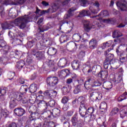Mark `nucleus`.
<instances>
[{
  "mask_svg": "<svg viewBox=\"0 0 127 127\" xmlns=\"http://www.w3.org/2000/svg\"><path fill=\"white\" fill-rule=\"evenodd\" d=\"M92 117V115H89L87 116H85L84 120L79 119L78 118V114L75 113L71 118V123L73 127H82L84 125V122H90V119Z\"/></svg>",
  "mask_w": 127,
  "mask_h": 127,
  "instance_id": "f257e3e1",
  "label": "nucleus"
},
{
  "mask_svg": "<svg viewBox=\"0 0 127 127\" xmlns=\"http://www.w3.org/2000/svg\"><path fill=\"white\" fill-rule=\"evenodd\" d=\"M33 19L32 16L25 15L15 19L14 23L17 24L21 29H22L26 26V23L32 21Z\"/></svg>",
  "mask_w": 127,
  "mask_h": 127,
  "instance_id": "f03ea898",
  "label": "nucleus"
},
{
  "mask_svg": "<svg viewBox=\"0 0 127 127\" xmlns=\"http://www.w3.org/2000/svg\"><path fill=\"white\" fill-rule=\"evenodd\" d=\"M78 103H80V106L79 108V113L82 118H85L89 113H87V100L83 96L79 97L77 100Z\"/></svg>",
  "mask_w": 127,
  "mask_h": 127,
  "instance_id": "7ed1b4c3",
  "label": "nucleus"
},
{
  "mask_svg": "<svg viewBox=\"0 0 127 127\" xmlns=\"http://www.w3.org/2000/svg\"><path fill=\"white\" fill-rule=\"evenodd\" d=\"M104 55H106L105 60L103 63L104 68L105 69H108L109 66L111 64L112 61L114 60V55L111 54H107V52H105Z\"/></svg>",
  "mask_w": 127,
  "mask_h": 127,
  "instance_id": "20e7f679",
  "label": "nucleus"
},
{
  "mask_svg": "<svg viewBox=\"0 0 127 127\" xmlns=\"http://www.w3.org/2000/svg\"><path fill=\"white\" fill-rule=\"evenodd\" d=\"M32 55L35 56L37 60H42L45 59V53L43 51L36 52L35 50H32L31 52Z\"/></svg>",
  "mask_w": 127,
  "mask_h": 127,
  "instance_id": "39448f33",
  "label": "nucleus"
},
{
  "mask_svg": "<svg viewBox=\"0 0 127 127\" xmlns=\"http://www.w3.org/2000/svg\"><path fill=\"white\" fill-rule=\"evenodd\" d=\"M47 83L52 86V87H54L56 86L58 83V78L56 76H49L47 78Z\"/></svg>",
  "mask_w": 127,
  "mask_h": 127,
  "instance_id": "423d86ee",
  "label": "nucleus"
},
{
  "mask_svg": "<svg viewBox=\"0 0 127 127\" xmlns=\"http://www.w3.org/2000/svg\"><path fill=\"white\" fill-rule=\"evenodd\" d=\"M44 96L54 99L57 95V91L53 90H47L44 92Z\"/></svg>",
  "mask_w": 127,
  "mask_h": 127,
  "instance_id": "0eeeda50",
  "label": "nucleus"
},
{
  "mask_svg": "<svg viewBox=\"0 0 127 127\" xmlns=\"http://www.w3.org/2000/svg\"><path fill=\"white\" fill-rule=\"evenodd\" d=\"M102 93L101 92H93L90 94V99L93 102L97 100H101L102 99Z\"/></svg>",
  "mask_w": 127,
  "mask_h": 127,
  "instance_id": "6e6552de",
  "label": "nucleus"
},
{
  "mask_svg": "<svg viewBox=\"0 0 127 127\" xmlns=\"http://www.w3.org/2000/svg\"><path fill=\"white\" fill-rule=\"evenodd\" d=\"M77 10V8L75 7H73L69 9L67 12L68 14H65L64 16V19H68L71 17V16H73L74 15V11Z\"/></svg>",
  "mask_w": 127,
  "mask_h": 127,
  "instance_id": "1a4fd4ad",
  "label": "nucleus"
},
{
  "mask_svg": "<svg viewBox=\"0 0 127 127\" xmlns=\"http://www.w3.org/2000/svg\"><path fill=\"white\" fill-rule=\"evenodd\" d=\"M84 86L86 90H90L93 87V78H89L84 83Z\"/></svg>",
  "mask_w": 127,
  "mask_h": 127,
  "instance_id": "9d476101",
  "label": "nucleus"
},
{
  "mask_svg": "<svg viewBox=\"0 0 127 127\" xmlns=\"http://www.w3.org/2000/svg\"><path fill=\"white\" fill-rule=\"evenodd\" d=\"M116 5L119 9L122 11H127V3L126 2L123 3L120 2H117Z\"/></svg>",
  "mask_w": 127,
  "mask_h": 127,
  "instance_id": "9b49d317",
  "label": "nucleus"
},
{
  "mask_svg": "<svg viewBox=\"0 0 127 127\" xmlns=\"http://www.w3.org/2000/svg\"><path fill=\"white\" fill-rule=\"evenodd\" d=\"M14 113L18 117H21L25 114V110L22 108H17L14 110Z\"/></svg>",
  "mask_w": 127,
  "mask_h": 127,
  "instance_id": "f8f14e48",
  "label": "nucleus"
},
{
  "mask_svg": "<svg viewBox=\"0 0 127 127\" xmlns=\"http://www.w3.org/2000/svg\"><path fill=\"white\" fill-rule=\"evenodd\" d=\"M30 115L29 116V120L30 122H35L36 120H37V116H38V113L37 112H33L32 111H29Z\"/></svg>",
  "mask_w": 127,
  "mask_h": 127,
  "instance_id": "ddd939ff",
  "label": "nucleus"
},
{
  "mask_svg": "<svg viewBox=\"0 0 127 127\" xmlns=\"http://www.w3.org/2000/svg\"><path fill=\"white\" fill-rule=\"evenodd\" d=\"M67 62L68 61H67V59L65 58H62L59 60L58 63V66L61 68H64L66 67Z\"/></svg>",
  "mask_w": 127,
  "mask_h": 127,
  "instance_id": "4468645a",
  "label": "nucleus"
},
{
  "mask_svg": "<svg viewBox=\"0 0 127 127\" xmlns=\"http://www.w3.org/2000/svg\"><path fill=\"white\" fill-rule=\"evenodd\" d=\"M83 25L84 29L86 32H89L92 29V24H91V22L89 21H85Z\"/></svg>",
  "mask_w": 127,
  "mask_h": 127,
  "instance_id": "2eb2a0df",
  "label": "nucleus"
},
{
  "mask_svg": "<svg viewBox=\"0 0 127 127\" xmlns=\"http://www.w3.org/2000/svg\"><path fill=\"white\" fill-rule=\"evenodd\" d=\"M71 66L73 70L80 69V62L75 60L71 62Z\"/></svg>",
  "mask_w": 127,
  "mask_h": 127,
  "instance_id": "dca6fc26",
  "label": "nucleus"
},
{
  "mask_svg": "<svg viewBox=\"0 0 127 127\" xmlns=\"http://www.w3.org/2000/svg\"><path fill=\"white\" fill-rule=\"evenodd\" d=\"M99 75H100L102 81H105L108 79L109 73L107 70H101L99 72Z\"/></svg>",
  "mask_w": 127,
  "mask_h": 127,
  "instance_id": "f3484780",
  "label": "nucleus"
},
{
  "mask_svg": "<svg viewBox=\"0 0 127 127\" xmlns=\"http://www.w3.org/2000/svg\"><path fill=\"white\" fill-rule=\"evenodd\" d=\"M50 112V114L53 116V117H55L56 118V117H59L60 116L61 111L58 108H55L52 110V112L49 111Z\"/></svg>",
  "mask_w": 127,
  "mask_h": 127,
  "instance_id": "a211bd4d",
  "label": "nucleus"
},
{
  "mask_svg": "<svg viewBox=\"0 0 127 127\" xmlns=\"http://www.w3.org/2000/svg\"><path fill=\"white\" fill-rule=\"evenodd\" d=\"M103 87L106 90H111L113 88V84L111 81H104L103 82Z\"/></svg>",
  "mask_w": 127,
  "mask_h": 127,
  "instance_id": "6ab92c4d",
  "label": "nucleus"
},
{
  "mask_svg": "<svg viewBox=\"0 0 127 127\" xmlns=\"http://www.w3.org/2000/svg\"><path fill=\"white\" fill-rule=\"evenodd\" d=\"M66 48L68 49H72L73 51H75L77 49V44L74 42H70L67 44Z\"/></svg>",
  "mask_w": 127,
  "mask_h": 127,
  "instance_id": "aec40b11",
  "label": "nucleus"
},
{
  "mask_svg": "<svg viewBox=\"0 0 127 127\" xmlns=\"http://www.w3.org/2000/svg\"><path fill=\"white\" fill-rule=\"evenodd\" d=\"M98 46V42L96 39H92L89 42V48L90 49H95Z\"/></svg>",
  "mask_w": 127,
  "mask_h": 127,
  "instance_id": "412c9836",
  "label": "nucleus"
},
{
  "mask_svg": "<svg viewBox=\"0 0 127 127\" xmlns=\"http://www.w3.org/2000/svg\"><path fill=\"white\" fill-rule=\"evenodd\" d=\"M5 94H6V88L5 87H1L0 89V97L2 101L5 100Z\"/></svg>",
  "mask_w": 127,
  "mask_h": 127,
  "instance_id": "4be33fe9",
  "label": "nucleus"
},
{
  "mask_svg": "<svg viewBox=\"0 0 127 127\" xmlns=\"http://www.w3.org/2000/svg\"><path fill=\"white\" fill-rule=\"evenodd\" d=\"M100 109L102 113H106L108 109V105L106 102H103L100 104Z\"/></svg>",
  "mask_w": 127,
  "mask_h": 127,
  "instance_id": "5701e85b",
  "label": "nucleus"
},
{
  "mask_svg": "<svg viewBox=\"0 0 127 127\" xmlns=\"http://www.w3.org/2000/svg\"><path fill=\"white\" fill-rule=\"evenodd\" d=\"M11 26H13V25L10 22H5L1 24L2 29H10Z\"/></svg>",
  "mask_w": 127,
  "mask_h": 127,
  "instance_id": "b1692460",
  "label": "nucleus"
},
{
  "mask_svg": "<svg viewBox=\"0 0 127 127\" xmlns=\"http://www.w3.org/2000/svg\"><path fill=\"white\" fill-rule=\"evenodd\" d=\"M0 114H1V116H3L4 118H7V117H8V111H7V110H3L1 104H0Z\"/></svg>",
  "mask_w": 127,
  "mask_h": 127,
  "instance_id": "393cba45",
  "label": "nucleus"
},
{
  "mask_svg": "<svg viewBox=\"0 0 127 127\" xmlns=\"http://www.w3.org/2000/svg\"><path fill=\"white\" fill-rule=\"evenodd\" d=\"M29 90L30 91V93L33 94V93H35L37 90V84H32L30 86L29 88Z\"/></svg>",
  "mask_w": 127,
  "mask_h": 127,
  "instance_id": "a878e982",
  "label": "nucleus"
},
{
  "mask_svg": "<svg viewBox=\"0 0 127 127\" xmlns=\"http://www.w3.org/2000/svg\"><path fill=\"white\" fill-rule=\"evenodd\" d=\"M57 52V50L55 48H49L47 53L49 55L53 56L55 55Z\"/></svg>",
  "mask_w": 127,
  "mask_h": 127,
  "instance_id": "bb28decb",
  "label": "nucleus"
},
{
  "mask_svg": "<svg viewBox=\"0 0 127 127\" xmlns=\"http://www.w3.org/2000/svg\"><path fill=\"white\" fill-rule=\"evenodd\" d=\"M109 15V12L107 10H104L100 12L98 15L93 16L91 17V18H94V17H97V16H101V17H104V16H108Z\"/></svg>",
  "mask_w": 127,
  "mask_h": 127,
  "instance_id": "cd10ccee",
  "label": "nucleus"
},
{
  "mask_svg": "<svg viewBox=\"0 0 127 127\" xmlns=\"http://www.w3.org/2000/svg\"><path fill=\"white\" fill-rule=\"evenodd\" d=\"M0 62L3 66H5V65L8 64V59L7 57H2L0 59Z\"/></svg>",
  "mask_w": 127,
  "mask_h": 127,
  "instance_id": "c85d7f7f",
  "label": "nucleus"
},
{
  "mask_svg": "<svg viewBox=\"0 0 127 127\" xmlns=\"http://www.w3.org/2000/svg\"><path fill=\"white\" fill-rule=\"evenodd\" d=\"M102 84L103 82H101L100 79L94 81V79H93L92 87H100V86H102Z\"/></svg>",
  "mask_w": 127,
  "mask_h": 127,
  "instance_id": "c756f323",
  "label": "nucleus"
},
{
  "mask_svg": "<svg viewBox=\"0 0 127 127\" xmlns=\"http://www.w3.org/2000/svg\"><path fill=\"white\" fill-rule=\"evenodd\" d=\"M15 11H16V10L15 9H10L8 12L9 16H10V17H11L12 18H14L16 17Z\"/></svg>",
  "mask_w": 127,
  "mask_h": 127,
  "instance_id": "7c9ffc66",
  "label": "nucleus"
},
{
  "mask_svg": "<svg viewBox=\"0 0 127 127\" xmlns=\"http://www.w3.org/2000/svg\"><path fill=\"white\" fill-rule=\"evenodd\" d=\"M127 115V106H125V109H123L120 112L121 118L124 119Z\"/></svg>",
  "mask_w": 127,
  "mask_h": 127,
  "instance_id": "2f4dec72",
  "label": "nucleus"
},
{
  "mask_svg": "<svg viewBox=\"0 0 127 127\" xmlns=\"http://www.w3.org/2000/svg\"><path fill=\"white\" fill-rule=\"evenodd\" d=\"M127 99V92H125L124 93L122 94L118 99V102H123L124 100Z\"/></svg>",
  "mask_w": 127,
  "mask_h": 127,
  "instance_id": "473e14b6",
  "label": "nucleus"
},
{
  "mask_svg": "<svg viewBox=\"0 0 127 127\" xmlns=\"http://www.w3.org/2000/svg\"><path fill=\"white\" fill-rule=\"evenodd\" d=\"M72 38L74 41L76 42H79L80 40H81V38H82V36L80 34H75L73 35Z\"/></svg>",
  "mask_w": 127,
  "mask_h": 127,
  "instance_id": "72a5a7b5",
  "label": "nucleus"
},
{
  "mask_svg": "<svg viewBox=\"0 0 127 127\" xmlns=\"http://www.w3.org/2000/svg\"><path fill=\"white\" fill-rule=\"evenodd\" d=\"M26 0H16L14 2H12L13 5H19V4H23Z\"/></svg>",
  "mask_w": 127,
  "mask_h": 127,
  "instance_id": "f704fd0d",
  "label": "nucleus"
},
{
  "mask_svg": "<svg viewBox=\"0 0 127 127\" xmlns=\"http://www.w3.org/2000/svg\"><path fill=\"white\" fill-rule=\"evenodd\" d=\"M116 21V20L115 18L105 19L103 20V22H105V23H111V24H114V23H115Z\"/></svg>",
  "mask_w": 127,
  "mask_h": 127,
  "instance_id": "c9c22d12",
  "label": "nucleus"
},
{
  "mask_svg": "<svg viewBox=\"0 0 127 127\" xmlns=\"http://www.w3.org/2000/svg\"><path fill=\"white\" fill-rule=\"evenodd\" d=\"M121 36H123V34L118 30H115L113 33V38H119V37H121Z\"/></svg>",
  "mask_w": 127,
  "mask_h": 127,
  "instance_id": "e433bc0d",
  "label": "nucleus"
},
{
  "mask_svg": "<svg viewBox=\"0 0 127 127\" xmlns=\"http://www.w3.org/2000/svg\"><path fill=\"white\" fill-rule=\"evenodd\" d=\"M13 42H12V44L14 45L15 46L16 45H19L20 44H21V43L22 42V41L20 40L19 39H17L16 38H15L13 39Z\"/></svg>",
  "mask_w": 127,
  "mask_h": 127,
  "instance_id": "4c0bfd02",
  "label": "nucleus"
},
{
  "mask_svg": "<svg viewBox=\"0 0 127 127\" xmlns=\"http://www.w3.org/2000/svg\"><path fill=\"white\" fill-rule=\"evenodd\" d=\"M127 55H126V56H125L124 54L122 53L120 55V61L121 62V63H125V62H127Z\"/></svg>",
  "mask_w": 127,
  "mask_h": 127,
  "instance_id": "58836bf2",
  "label": "nucleus"
},
{
  "mask_svg": "<svg viewBox=\"0 0 127 127\" xmlns=\"http://www.w3.org/2000/svg\"><path fill=\"white\" fill-rule=\"evenodd\" d=\"M25 63L23 61H20L17 62L16 67L18 69H21L24 66Z\"/></svg>",
  "mask_w": 127,
  "mask_h": 127,
  "instance_id": "ea45409f",
  "label": "nucleus"
},
{
  "mask_svg": "<svg viewBox=\"0 0 127 127\" xmlns=\"http://www.w3.org/2000/svg\"><path fill=\"white\" fill-rule=\"evenodd\" d=\"M9 104H10L9 107L11 109H13V108H15L17 105L16 102L15 101V99H14V98L11 99Z\"/></svg>",
  "mask_w": 127,
  "mask_h": 127,
  "instance_id": "a19ab883",
  "label": "nucleus"
},
{
  "mask_svg": "<svg viewBox=\"0 0 127 127\" xmlns=\"http://www.w3.org/2000/svg\"><path fill=\"white\" fill-rule=\"evenodd\" d=\"M81 88H82L81 85H77L76 87L75 88V89L73 91V93L74 94H78L80 93L81 90Z\"/></svg>",
  "mask_w": 127,
  "mask_h": 127,
  "instance_id": "79ce46f5",
  "label": "nucleus"
},
{
  "mask_svg": "<svg viewBox=\"0 0 127 127\" xmlns=\"http://www.w3.org/2000/svg\"><path fill=\"white\" fill-rule=\"evenodd\" d=\"M52 125H54V124L51 122H46L43 124L42 126H41V127H54V126H51Z\"/></svg>",
  "mask_w": 127,
  "mask_h": 127,
  "instance_id": "37998d69",
  "label": "nucleus"
},
{
  "mask_svg": "<svg viewBox=\"0 0 127 127\" xmlns=\"http://www.w3.org/2000/svg\"><path fill=\"white\" fill-rule=\"evenodd\" d=\"M14 98L15 99V100L17 101H20L22 99V96H21V94L19 93H17L14 95Z\"/></svg>",
  "mask_w": 127,
  "mask_h": 127,
  "instance_id": "c03bdc74",
  "label": "nucleus"
},
{
  "mask_svg": "<svg viewBox=\"0 0 127 127\" xmlns=\"http://www.w3.org/2000/svg\"><path fill=\"white\" fill-rule=\"evenodd\" d=\"M90 14H91V13L89 10L86 11L85 10H83L80 12V15L81 16H86V15H90Z\"/></svg>",
  "mask_w": 127,
  "mask_h": 127,
  "instance_id": "a18cd8bd",
  "label": "nucleus"
},
{
  "mask_svg": "<svg viewBox=\"0 0 127 127\" xmlns=\"http://www.w3.org/2000/svg\"><path fill=\"white\" fill-rule=\"evenodd\" d=\"M119 113V108L118 107H115L111 112L110 115L111 116H115L118 114Z\"/></svg>",
  "mask_w": 127,
  "mask_h": 127,
  "instance_id": "49530a36",
  "label": "nucleus"
},
{
  "mask_svg": "<svg viewBox=\"0 0 127 127\" xmlns=\"http://www.w3.org/2000/svg\"><path fill=\"white\" fill-rule=\"evenodd\" d=\"M67 40H68V38H67V36L66 35H62L60 38L61 43H64V42L67 41Z\"/></svg>",
  "mask_w": 127,
  "mask_h": 127,
  "instance_id": "de8ad7c7",
  "label": "nucleus"
},
{
  "mask_svg": "<svg viewBox=\"0 0 127 127\" xmlns=\"http://www.w3.org/2000/svg\"><path fill=\"white\" fill-rule=\"evenodd\" d=\"M62 93L64 95H66V94L70 92V89L67 88L66 87L64 86L62 89Z\"/></svg>",
  "mask_w": 127,
  "mask_h": 127,
  "instance_id": "09e8293b",
  "label": "nucleus"
},
{
  "mask_svg": "<svg viewBox=\"0 0 127 127\" xmlns=\"http://www.w3.org/2000/svg\"><path fill=\"white\" fill-rule=\"evenodd\" d=\"M59 8V6L57 5L56 4H54L52 6V9H50L51 11V12H55L56 10L58 9Z\"/></svg>",
  "mask_w": 127,
  "mask_h": 127,
  "instance_id": "8fccbe9b",
  "label": "nucleus"
},
{
  "mask_svg": "<svg viewBox=\"0 0 127 127\" xmlns=\"http://www.w3.org/2000/svg\"><path fill=\"white\" fill-rule=\"evenodd\" d=\"M39 29L40 30V32H44V31L49 29V27L47 26H44L42 28L39 27Z\"/></svg>",
  "mask_w": 127,
  "mask_h": 127,
  "instance_id": "3c124183",
  "label": "nucleus"
},
{
  "mask_svg": "<svg viewBox=\"0 0 127 127\" xmlns=\"http://www.w3.org/2000/svg\"><path fill=\"white\" fill-rule=\"evenodd\" d=\"M36 42V39L32 40L31 41H29L27 43L28 47L31 48L33 46V44Z\"/></svg>",
  "mask_w": 127,
  "mask_h": 127,
  "instance_id": "603ef678",
  "label": "nucleus"
},
{
  "mask_svg": "<svg viewBox=\"0 0 127 127\" xmlns=\"http://www.w3.org/2000/svg\"><path fill=\"white\" fill-rule=\"evenodd\" d=\"M38 105L41 106V105H44L45 107H46L45 109L47 110V107H48V104H47V103L46 102L44 101V100H40L39 102L38 103Z\"/></svg>",
  "mask_w": 127,
  "mask_h": 127,
  "instance_id": "864d4df0",
  "label": "nucleus"
},
{
  "mask_svg": "<svg viewBox=\"0 0 127 127\" xmlns=\"http://www.w3.org/2000/svg\"><path fill=\"white\" fill-rule=\"evenodd\" d=\"M49 67L54 68V62L53 61H48L46 62Z\"/></svg>",
  "mask_w": 127,
  "mask_h": 127,
  "instance_id": "5fc2aeb1",
  "label": "nucleus"
},
{
  "mask_svg": "<svg viewBox=\"0 0 127 127\" xmlns=\"http://www.w3.org/2000/svg\"><path fill=\"white\" fill-rule=\"evenodd\" d=\"M112 69H118V63L116 62L111 63L110 64Z\"/></svg>",
  "mask_w": 127,
  "mask_h": 127,
  "instance_id": "6e6d98bb",
  "label": "nucleus"
},
{
  "mask_svg": "<svg viewBox=\"0 0 127 127\" xmlns=\"http://www.w3.org/2000/svg\"><path fill=\"white\" fill-rule=\"evenodd\" d=\"M80 4L81 6H87L88 5V1L87 0H81Z\"/></svg>",
  "mask_w": 127,
  "mask_h": 127,
  "instance_id": "4d7b16f0",
  "label": "nucleus"
},
{
  "mask_svg": "<svg viewBox=\"0 0 127 127\" xmlns=\"http://www.w3.org/2000/svg\"><path fill=\"white\" fill-rule=\"evenodd\" d=\"M14 34L15 35V37H17L18 35H19V33L20 32H19V30H18V28H14Z\"/></svg>",
  "mask_w": 127,
  "mask_h": 127,
  "instance_id": "13d9d810",
  "label": "nucleus"
},
{
  "mask_svg": "<svg viewBox=\"0 0 127 127\" xmlns=\"http://www.w3.org/2000/svg\"><path fill=\"white\" fill-rule=\"evenodd\" d=\"M122 81H123V77L122 75H120L118 76V80H115L114 82L116 84H118V83H120V82H122Z\"/></svg>",
  "mask_w": 127,
  "mask_h": 127,
  "instance_id": "bf43d9fd",
  "label": "nucleus"
},
{
  "mask_svg": "<svg viewBox=\"0 0 127 127\" xmlns=\"http://www.w3.org/2000/svg\"><path fill=\"white\" fill-rule=\"evenodd\" d=\"M94 108L93 107H89L87 109V114H90L89 115H91V114H93L94 113Z\"/></svg>",
  "mask_w": 127,
  "mask_h": 127,
  "instance_id": "052dcab7",
  "label": "nucleus"
},
{
  "mask_svg": "<svg viewBox=\"0 0 127 127\" xmlns=\"http://www.w3.org/2000/svg\"><path fill=\"white\" fill-rule=\"evenodd\" d=\"M55 100H52L48 102L50 107H54L55 106Z\"/></svg>",
  "mask_w": 127,
  "mask_h": 127,
  "instance_id": "680f3d73",
  "label": "nucleus"
},
{
  "mask_svg": "<svg viewBox=\"0 0 127 127\" xmlns=\"http://www.w3.org/2000/svg\"><path fill=\"white\" fill-rule=\"evenodd\" d=\"M68 101H69V99L67 97H64L62 99V103L63 104H66Z\"/></svg>",
  "mask_w": 127,
  "mask_h": 127,
  "instance_id": "e2e57ef3",
  "label": "nucleus"
},
{
  "mask_svg": "<svg viewBox=\"0 0 127 127\" xmlns=\"http://www.w3.org/2000/svg\"><path fill=\"white\" fill-rule=\"evenodd\" d=\"M78 57L79 59H82L83 57H85V52L81 51L79 53V54L78 55Z\"/></svg>",
  "mask_w": 127,
  "mask_h": 127,
  "instance_id": "0e129e2a",
  "label": "nucleus"
},
{
  "mask_svg": "<svg viewBox=\"0 0 127 127\" xmlns=\"http://www.w3.org/2000/svg\"><path fill=\"white\" fill-rule=\"evenodd\" d=\"M89 9L91 11V12L93 13V14H97V13L98 12V10L94 9L92 6H90L89 7Z\"/></svg>",
  "mask_w": 127,
  "mask_h": 127,
  "instance_id": "69168bd1",
  "label": "nucleus"
},
{
  "mask_svg": "<svg viewBox=\"0 0 127 127\" xmlns=\"http://www.w3.org/2000/svg\"><path fill=\"white\" fill-rule=\"evenodd\" d=\"M66 83L67 85H71V84L73 83V79L68 78L67 79H66Z\"/></svg>",
  "mask_w": 127,
  "mask_h": 127,
  "instance_id": "338daca9",
  "label": "nucleus"
},
{
  "mask_svg": "<svg viewBox=\"0 0 127 127\" xmlns=\"http://www.w3.org/2000/svg\"><path fill=\"white\" fill-rule=\"evenodd\" d=\"M8 127H17V125L15 123H11Z\"/></svg>",
  "mask_w": 127,
  "mask_h": 127,
  "instance_id": "774afa93",
  "label": "nucleus"
}]
</instances>
